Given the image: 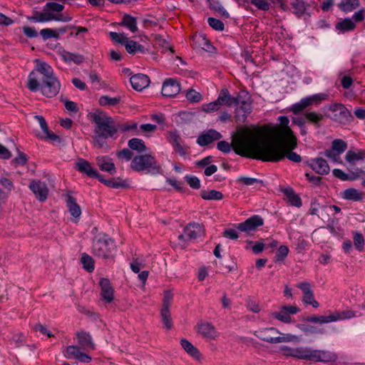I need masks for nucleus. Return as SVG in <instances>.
Masks as SVG:
<instances>
[{
    "label": "nucleus",
    "mask_w": 365,
    "mask_h": 365,
    "mask_svg": "<svg viewBox=\"0 0 365 365\" xmlns=\"http://www.w3.org/2000/svg\"><path fill=\"white\" fill-rule=\"evenodd\" d=\"M297 138L284 141H275L264 130L249 132L235 141V153L242 157L259 159L265 162H278L287 158L300 163L301 156L293 152L297 148Z\"/></svg>",
    "instance_id": "nucleus-1"
},
{
    "label": "nucleus",
    "mask_w": 365,
    "mask_h": 365,
    "mask_svg": "<svg viewBox=\"0 0 365 365\" xmlns=\"http://www.w3.org/2000/svg\"><path fill=\"white\" fill-rule=\"evenodd\" d=\"M36 63L35 68L28 77V88L32 92L40 90L42 95L47 98L56 96L60 91L61 83L52 67L38 59Z\"/></svg>",
    "instance_id": "nucleus-2"
},
{
    "label": "nucleus",
    "mask_w": 365,
    "mask_h": 365,
    "mask_svg": "<svg viewBox=\"0 0 365 365\" xmlns=\"http://www.w3.org/2000/svg\"><path fill=\"white\" fill-rule=\"evenodd\" d=\"M91 119L95 123V134L104 138L113 137L118 130L112 118L103 112H96L91 113Z\"/></svg>",
    "instance_id": "nucleus-3"
},
{
    "label": "nucleus",
    "mask_w": 365,
    "mask_h": 365,
    "mask_svg": "<svg viewBox=\"0 0 365 365\" xmlns=\"http://www.w3.org/2000/svg\"><path fill=\"white\" fill-rule=\"evenodd\" d=\"M115 246L113 240L105 234H99L93 241V253L104 259L113 257V251Z\"/></svg>",
    "instance_id": "nucleus-4"
},
{
    "label": "nucleus",
    "mask_w": 365,
    "mask_h": 365,
    "mask_svg": "<svg viewBox=\"0 0 365 365\" xmlns=\"http://www.w3.org/2000/svg\"><path fill=\"white\" fill-rule=\"evenodd\" d=\"M130 168L137 172L147 170L152 174L159 173L160 166L158 164L155 158L150 155H137L133 158Z\"/></svg>",
    "instance_id": "nucleus-5"
},
{
    "label": "nucleus",
    "mask_w": 365,
    "mask_h": 365,
    "mask_svg": "<svg viewBox=\"0 0 365 365\" xmlns=\"http://www.w3.org/2000/svg\"><path fill=\"white\" fill-rule=\"evenodd\" d=\"M204 234L205 228L203 225L196 222L189 223L184 228L183 232L178 236V239L180 241L179 245L184 249L190 240L203 236Z\"/></svg>",
    "instance_id": "nucleus-6"
},
{
    "label": "nucleus",
    "mask_w": 365,
    "mask_h": 365,
    "mask_svg": "<svg viewBox=\"0 0 365 365\" xmlns=\"http://www.w3.org/2000/svg\"><path fill=\"white\" fill-rule=\"evenodd\" d=\"M279 120L280 123V127L275 129L274 134L276 138L274 139L275 141H284L290 140L292 138H296L291 128L288 126L289 120L286 116H279Z\"/></svg>",
    "instance_id": "nucleus-7"
},
{
    "label": "nucleus",
    "mask_w": 365,
    "mask_h": 365,
    "mask_svg": "<svg viewBox=\"0 0 365 365\" xmlns=\"http://www.w3.org/2000/svg\"><path fill=\"white\" fill-rule=\"evenodd\" d=\"M329 110L333 113L331 118L339 123H345L351 118V113L343 104H331Z\"/></svg>",
    "instance_id": "nucleus-8"
},
{
    "label": "nucleus",
    "mask_w": 365,
    "mask_h": 365,
    "mask_svg": "<svg viewBox=\"0 0 365 365\" xmlns=\"http://www.w3.org/2000/svg\"><path fill=\"white\" fill-rule=\"evenodd\" d=\"M325 94H316L305 98H303L298 103H295L292 107V110L294 113H297L308 106L314 104H318L326 98Z\"/></svg>",
    "instance_id": "nucleus-9"
},
{
    "label": "nucleus",
    "mask_w": 365,
    "mask_h": 365,
    "mask_svg": "<svg viewBox=\"0 0 365 365\" xmlns=\"http://www.w3.org/2000/svg\"><path fill=\"white\" fill-rule=\"evenodd\" d=\"M299 312V309L294 305H286L280 308L279 312L272 313V316L284 323H290L292 318L291 314H295Z\"/></svg>",
    "instance_id": "nucleus-10"
},
{
    "label": "nucleus",
    "mask_w": 365,
    "mask_h": 365,
    "mask_svg": "<svg viewBox=\"0 0 365 365\" xmlns=\"http://www.w3.org/2000/svg\"><path fill=\"white\" fill-rule=\"evenodd\" d=\"M337 354L330 351L312 349V351L311 361L314 362H335L337 360Z\"/></svg>",
    "instance_id": "nucleus-11"
},
{
    "label": "nucleus",
    "mask_w": 365,
    "mask_h": 365,
    "mask_svg": "<svg viewBox=\"0 0 365 365\" xmlns=\"http://www.w3.org/2000/svg\"><path fill=\"white\" fill-rule=\"evenodd\" d=\"M264 223L263 219L259 215H254L245 222L237 225V228L241 232L250 233L255 231L258 227L262 226Z\"/></svg>",
    "instance_id": "nucleus-12"
},
{
    "label": "nucleus",
    "mask_w": 365,
    "mask_h": 365,
    "mask_svg": "<svg viewBox=\"0 0 365 365\" xmlns=\"http://www.w3.org/2000/svg\"><path fill=\"white\" fill-rule=\"evenodd\" d=\"M196 329L202 337L215 340L219 336L215 327L207 322H200L196 325Z\"/></svg>",
    "instance_id": "nucleus-13"
},
{
    "label": "nucleus",
    "mask_w": 365,
    "mask_h": 365,
    "mask_svg": "<svg viewBox=\"0 0 365 365\" xmlns=\"http://www.w3.org/2000/svg\"><path fill=\"white\" fill-rule=\"evenodd\" d=\"M303 292L302 302L307 304H311L313 307L317 308L319 303L314 298V293L309 282H302L297 285Z\"/></svg>",
    "instance_id": "nucleus-14"
},
{
    "label": "nucleus",
    "mask_w": 365,
    "mask_h": 365,
    "mask_svg": "<svg viewBox=\"0 0 365 365\" xmlns=\"http://www.w3.org/2000/svg\"><path fill=\"white\" fill-rule=\"evenodd\" d=\"M29 187L38 200L43 202L47 199L48 189L44 182L39 180H33Z\"/></svg>",
    "instance_id": "nucleus-15"
},
{
    "label": "nucleus",
    "mask_w": 365,
    "mask_h": 365,
    "mask_svg": "<svg viewBox=\"0 0 365 365\" xmlns=\"http://www.w3.org/2000/svg\"><path fill=\"white\" fill-rule=\"evenodd\" d=\"M180 91V84L173 78L167 79L163 84L162 94L165 97H174Z\"/></svg>",
    "instance_id": "nucleus-16"
},
{
    "label": "nucleus",
    "mask_w": 365,
    "mask_h": 365,
    "mask_svg": "<svg viewBox=\"0 0 365 365\" xmlns=\"http://www.w3.org/2000/svg\"><path fill=\"white\" fill-rule=\"evenodd\" d=\"M222 138V135L215 130L210 129L200 134L197 139V143L200 146L207 145L215 140H218Z\"/></svg>",
    "instance_id": "nucleus-17"
},
{
    "label": "nucleus",
    "mask_w": 365,
    "mask_h": 365,
    "mask_svg": "<svg viewBox=\"0 0 365 365\" xmlns=\"http://www.w3.org/2000/svg\"><path fill=\"white\" fill-rule=\"evenodd\" d=\"M130 81L133 88L138 91L147 88L150 83L148 76L143 73H138L133 76Z\"/></svg>",
    "instance_id": "nucleus-18"
},
{
    "label": "nucleus",
    "mask_w": 365,
    "mask_h": 365,
    "mask_svg": "<svg viewBox=\"0 0 365 365\" xmlns=\"http://www.w3.org/2000/svg\"><path fill=\"white\" fill-rule=\"evenodd\" d=\"M99 284L101 289V296L106 302H111L113 300L114 290L110 281L106 278L101 279Z\"/></svg>",
    "instance_id": "nucleus-19"
},
{
    "label": "nucleus",
    "mask_w": 365,
    "mask_h": 365,
    "mask_svg": "<svg viewBox=\"0 0 365 365\" xmlns=\"http://www.w3.org/2000/svg\"><path fill=\"white\" fill-rule=\"evenodd\" d=\"M76 167L78 171L86 174L89 177L96 178L98 179L101 178V175H100L87 160L83 159L80 160L76 163Z\"/></svg>",
    "instance_id": "nucleus-20"
},
{
    "label": "nucleus",
    "mask_w": 365,
    "mask_h": 365,
    "mask_svg": "<svg viewBox=\"0 0 365 365\" xmlns=\"http://www.w3.org/2000/svg\"><path fill=\"white\" fill-rule=\"evenodd\" d=\"M236 105L238 108H237V113L239 110H242L244 113H250L252 111V104L250 102V98L247 93H240L237 95Z\"/></svg>",
    "instance_id": "nucleus-21"
},
{
    "label": "nucleus",
    "mask_w": 365,
    "mask_h": 365,
    "mask_svg": "<svg viewBox=\"0 0 365 365\" xmlns=\"http://www.w3.org/2000/svg\"><path fill=\"white\" fill-rule=\"evenodd\" d=\"M258 130H262V129L257 128V129H255V130H247L242 134H241L238 136H235L231 144H230L229 143H227L225 140L220 141V142H218V143L217 145V149L225 153H230L231 150V147H232L233 150H235L234 145H235V141L237 139H239L240 138L245 137L249 132H255V131H258Z\"/></svg>",
    "instance_id": "nucleus-22"
},
{
    "label": "nucleus",
    "mask_w": 365,
    "mask_h": 365,
    "mask_svg": "<svg viewBox=\"0 0 365 365\" xmlns=\"http://www.w3.org/2000/svg\"><path fill=\"white\" fill-rule=\"evenodd\" d=\"M192 46L195 49L204 50L208 52H210L213 48L209 40L203 35L193 36Z\"/></svg>",
    "instance_id": "nucleus-23"
},
{
    "label": "nucleus",
    "mask_w": 365,
    "mask_h": 365,
    "mask_svg": "<svg viewBox=\"0 0 365 365\" xmlns=\"http://www.w3.org/2000/svg\"><path fill=\"white\" fill-rule=\"evenodd\" d=\"M310 166L314 170L320 175L328 174L330 170L327 162L321 158L312 160Z\"/></svg>",
    "instance_id": "nucleus-24"
},
{
    "label": "nucleus",
    "mask_w": 365,
    "mask_h": 365,
    "mask_svg": "<svg viewBox=\"0 0 365 365\" xmlns=\"http://www.w3.org/2000/svg\"><path fill=\"white\" fill-rule=\"evenodd\" d=\"M237 97L232 96L228 90L226 88L222 89L220 95L217 98V103H220V106H227L228 107H232L236 105Z\"/></svg>",
    "instance_id": "nucleus-25"
},
{
    "label": "nucleus",
    "mask_w": 365,
    "mask_h": 365,
    "mask_svg": "<svg viewBox=\"0 0 365 365\" xmlns=\"http://www.w3.org/2000/svg\"><path fill=\"white\" fill-rule=\"evenodd\" d=\"M76 336L78 339V344L82 349H95V344L92 341L91 336L88 333L85 331H79L76 334Z\"/></svg>",
    "instance_id": "nucleus-26"
},
{
    "label": "nucleus",
    "mask_w": 365,
    "mask_h": 365,
    "mask_svg": "<svg viewBox=\"0 0 365 365\" xmlns=\"http://www.w3.org/2000/svg\"><path fill=\"white\" fill-rule=\"evenodd\" d=\"M28 20L34 22H46L51 20H55L56 15L48 12V11H43V12L34 11L33 16L27 17Z\"/></svg>",
    "instance_id": "nucleus-27"
},
{
    "label": "nucleus",
    "mask_w": 365,
    "mask_h": 365,
    "mask_svg": "<svg viewBox=\"0 0 365 365\" xmlns=\"http://www.w3.org/2000/svg\"><path fill=\"white\" fill-rule=\"evenodd\" d=\"M96 163L101 170L112 175L116 173L115 165L108 158L99 156L96 158Z\"/></svg>",
    "instance_id": "nucleus-28"
},
{
    "label": "nucleus",
    "mask_w": 365,
    "mask_h": 365,
    "mask_svg": "<svg viewBox=\"0 0 365 365\" xmlns=\"http://www.w3.org/2000/svg\"><path fill=\"white\" fill-rule=\"evenodd\" d=\"M66 205L71 215L74 218H78L81 215V209L76 203V199L70 195H67Z\"/></svg>",
    "instance_id": "nucleus-29"
},
{
    "label": "nucleus",
    "mask_w": 365,
    "mask_h": 365,
    "mask_svg": "<svg viewBox=\"0 0 365 365\" xmlns=\"http://www.w3.org/2000/svg\"><path fill=\"white\" fill-rule=\"evenodd\" d=\"M180 345L183 348V349L189 354L190 356L193 357L195 359H200L201 354L197 348L193 346L188 340L186 339H181Z\"/></svg>",
    "instance_id": "nucleus-30"
},
{
    "label": "nucleus",
    "mask_w": 365,
    "mask_h": 365,
    "mask_svg": "<svg viewBox=\"0 0 365 365\" xmlns=\"http://www.w3.org/2000/svg\"><path fill=\"white\" fill-rule=\"evenodd\" d=\"M98 180L101 182L104 183L106 186L111 188H125L128 187L127 180H123L120 178H113L111 180H105L103 178V176L101 175V178Z\"/></svg>",
    "instance_id": "nucleus-31"
},
{
    "label": "nucleus",
    "mask_w": 365,
    "mask_h": 365,
    "mask_svg": "<svg viewBox=\"0 0 365 365\" xmlns=\"http://www.w3.org/2000/svg\"><path fill=\"white\" fill-rule=\"evenodd\" d=\"M282 192L287 197L288 201L294 206L299 207L302 206V200L299 196L290 187L284 188Z\"/></svg>",
    "instance_id": "nucleus-32"
},
{
    "label": "nucleus",
    "mask_w": 365,
    "mask_h": 365,
    "mask_svg": "<svg viewBox=\"0 0 365 365\" xmlns=\"http://www.w3.org/2000/svg\"><path fill=\"white\" fill-rule=\"evenodd\" d=\"M120 25L125 26L133 33H135L138 31L136 18L129 14L123 15L122 21L120 23Z\"/></svg>",
    "instance_id": "nucleus-33"
},
{
    "label": "nucleus",
    "mask_w": 365,
    "mask_h": 365,
    "mask_svg": "<svg viewBox=\"0 0 365 365\" xmlns=\"http://www.w3.org/2000/svg\"><path fill=\"white\" fill-rule=\"evenodd\" d=\"M312 349L309 347H296L294 349V358L311 361Z\"/></svg>",
    "instance_id": "nucleus-34"
},
{
    "label": "nucleus",
    "mask_w": 365,
    "mask_h": 365,
    "mask_svg": "<svg viewBox=\"0 0 365 365\" xmlns=\"http://www.w3.org/2000/svg\"><path fill=\"white\" fill-rule=\"evenodd\" d=\"M341 196L345 200L354 201H360L363 198L362 193L354 188H349L345 190L342 192Z\"/></svg>",
    "instance_id": "nucleus-35"
},
{
    "label": "nucleus",
    "mask_w": 365,
    "mask_h": 365,
    "mask_svg": "<svg viewBox=\"0 0 365 365\" xmlns=\"http://www.w3.org/2000/svg\"><path fill=\"white\" fill-rule=\"evenodd\" d=\"M154 43L155 46L161 48L163 49L162 52H165L167 51H170L172 53H174V50L170 45V43L160 35H155L154 36Z\"/></svg>",
    "instance_id": "nucleus-36"
},
{
    "label": "nucleus",
    "mask_w": 365,
    "mask_h": 365,
    "mask_svg": "<svg viewBox=\"0 0 365 365\" xmlns=\"http://www.w3.org/2000/svg\"><path fill=\"white\" fill-rule=\"evenodd\" d=\"M200 196L202 199L207 200H220L223 198V195L221 192L212 190L210 191L202 190Z\"/></svg>",
    "instance_id": "nucleus-37"
},
{
    "label": "nucleus",
    "mask_w": 365,
    "mask_h": 365,
    "mask_svg": "<svg viewBox=\"0 0 365 365\" xmlns=\"http://www.w3.org/2000/svg\"><path fill=\"white\" fill-rule=\"evenodd\" d=\"M124 45L126 51L129 53L134 54L138 51L140 53H144L145 51L144 47L142 45L138 43L137 42L133 40H130L129 38H128L127 41Z\"/></svg>",
    "instance_id": "nucleus-38"
},
{
    "label": "nucleus",
    "mask_w": 365,
    "mask_h": 365,
    "mask_svg": "<svg viewBox=\"0 0 365 365\" xmlns=\"http://www.w3.org/2000/svg\"><path fill=\"white\" fill-rule=\"evenodd\" d=\"M128 146L131 150H136L138 153H143L146 150V146L143 140L139 138H132L128 141Z\"/></svg>",
    "instance_id": "nucleus-39"
},
{
    "label": "nucleus",
    "mask_w": 365,
    "mask_h": 365,
    "mask_svg": "<svg viewBox=\"0 0 365 365\" xmlns=\"http://www.w3.org/2000/svg\"><path fill=\"white\" fill-rule=\"evenodd\" d=\"M346 160L349 163H354L355 161L359 160H364L365 159V150H359L357 153L349 150L346 154Z\"/></svg>",
    "instance_id": "nucleus-40"
},
{
    "label": "nucleus",
    "mask_w": 365,
    "mask_h": 365,
    "mask_svg": "<svg viewBox=\"0 0 365 365\" xmlns=\"http://www.w3.org/2000/svg\"><path fill=\"white\" fill-rule=\"evenodd\" d=\"M355 27V24L349 19H345L336 24V29L342 32L351 31L354 29Z\"/></svg>",
    "instance_id": "nucleus-41"
},
{
    "label": "nucleus",
    "mask_w": 365,
    "mask_h": 365,
    "mask_svg": "<svg viewBox=\"0 0 365 365\" xmlns=\"http://www.w3.org/2000/svg\"><path fill=\"white\" fill-rule=\"evenodd\" d=\"M81 262L83 264V268L88 272H91L94 269V260L86 253L82 254Z\"/></svg>",
    "instance_id": "nucleus-42"
},
{
    "label": "nucleus",
    "mask_w": 365,
    "mask_h": 365,
    "mask_svg": "<svg viewBox=\"0 0 365 365\" xmlns=\"http://www.w3.org/2000/svg\"><path fill=\"white\" fill-rule=\"evenodd\" d=\"M359 6V0H342L339 4V8L344 11H351Z\"/></svg>",
    "instance_id": "nucleus-43"
},
{
    "label": "nucleus",
    "mask_w": 365,
    "mask_h": 365,
    "mask_svg": "<svg viewBox=\"0 0 365 365\" xmlns=\"http://www.w3.org/2000/svg\"><path fill=\"white\" fill-rule=\"evenodd\" d=\"M304 115L306 119L313 123L317 128L320 126V121L323 119V115L316 112H307Z\"/></svg>",
    "instance_id": "nucleus-44"
},
{
    "label": "nucleus",
    "mask_w": 365,
    "mask_h": 365,
    "mask_svg": "<svg viewBox=\"0 0 365 365\" xmlns=\"http://www.w3.org/2000/svg\"><path fill=\"white\" fill-rule=\"evenodd\" d=\"M331 148L341 155L346 150L347 143L341 139H336L332 141Z\"/></svg>",
    "instance_id": "nucleus-45"
},
{
    "label": "nucleus",
    "mask_w": 365,
    "mask_h": 365,
    "mask_svg": "<svg viewBox=\"0 0 365 365\" xmlns=\"http://www.w3.org/2000/svg\"><path fill=\"white\" fill-rule=\"evenodd\" d=\"M13 187V184L11 180L7 178H1L0 180V195L3 198L6 192L10 191Z\"/></svg>",
    "instance_id": "nucleus-46"
},
{
    "label": "nucleus",
    "mask_w": 365,
    "mask_h": 365,
    "mask_svg": "<svg viewBox=\"0 0 365 365\" xmlns=\"http://www.w3.org/2000/svg\"><path fill=\"white\" fill-rule=\"evenodd\" d=\"M160 315L163 323L168 329H170L173 326L170 309H161Z\"/></svg>",
    "instance_id": "nucleus-47"
},
{
    "label": "nucleus",
    "mask_w": 365,
    "mask_h": 365,
    "mask_svg": "<svg viewBox=\"0 0 365 365\" xmlns=\"http://www.w3.org/2000/svg\"><path fill=\"white\" fill-rule=\"evenodd\" d=\"M294 9V13L298 16H302L304 14L306 8L304 2L302 0H293L291 3Z\"/></svg>",
    "instance_id": "nucleus-48"
},
{
    "label": "nucleus",
    "mask_w": 365,
    "mask_h": 365,
    "mask_svg": "<svg viewBox=\"0 0 365 365\" xmlns=\"http://www.w3.org/2000/svg\"><path fill=\"white\" fill-rule=\"evenodd\" d=\"M120 101V97L111 98L108 96H101L99 98V103L101 106H115L118 104Z\"/></svg>",
    "instance_id": "nucleus-49"
},
{
    "label": "nucleus",
    "mask_w": 365,
    "mask_h": 365,
    "mask_svg": "<svg viewBox=\"0 0 365 365\" xmlns=\"http://www.w3.org/2000/svg\"><path fill=\"white\" fill-rule=\"evenodd\" d=\"M40 34L43 40H47L51 38H58L59 34L56 30L51 29H43L40 31Z\"/></svg>",
    "instance_id": "nucleus-50"
},
{
    "label": "nucleus",
    "mask_w": 365,
    "mask_h": 365,
    "mask_svg": "<svg viewBox=\"0 0 365 365\" xmlns=\"http://www.w3.org/2000/svg\"><path fill=\"white\" fill-rule=\"evenodd\" d=\"M295 338H296V336L294 335H288L287 336L274 337V339H267L264 337H263L262 339H263L264 341H267V342L272 343V344H277V343L290 341H292Z\"/></svg>",
    "instance_id": "nucleus-51"
},
{
    "label": "nucleus",
    "mask_w": 365,
    "mask_h": 365,
    "mask_svg": "<svg viewBox=\"0 0 365 365\" xmlns=\"http://www.w3.org/2000/svg\"><path fill=\"white\" fill-rule=\"evenodd\" d=\"M186 98L190 102L198 103L202 100V95L199 92L190 89L187 91Z\"/></svg>",
    "instance_id": "nucleus-52"
},
{
    "label": "nucleus",
    "mask_w": 365,
    "mask_h": 365,
    "mask_svg": "<svg viewBox=\"0 0 365 365\" xmlns=\"http://www.w3.org/2000/svg\"><path fill=\"white\" fill-rule=\"evenodd\" d=\"M173 299V294L170 290L164 292L162 309H170Z\"/></svg>",
    "instance_id": "nucleus-53"
},
{
    "label": "nucleus",
    "mask_w": 365,
    "mask_h": 365,
    "mask_svg": "<svg viewBox=\"0 0 365 365\" xmlns=\"http://www.w3.org/2000/svg\"><path fill=\"white\" fill-rule=\"evenodd\" d=\"M116 155L120 160H125L126 161H129L133 158V153L130 149L124 148L122 150L117 152Z\"/></svg>",
    "instance_id": "nucleus-54"
},
{
    "label": "nucleus",
    "mask_w": 365,
    "mask_h": 365,
    "mask_svg": "<svg viewBox=\"0 0 365 365\" xmlns=\"http://www.w3.org/2000/svg\"><path fill=\"white\" fill-rule=\"evenodd\" d=\"M64 9V6L56 2H48L43 7V11H53L56 12H61Z\"/></svg>",
    "instance_id": "nucleus-55"
},
{
    "label": "nucleus",
    "mask_w": 365,
    "mask_h": 365,
    "mask_svg": "<svg viewBox=\"0 0 365 365\" xmlns=\"http://www.w3.org/2000/svg\"><path fill=\"white\" fill-rule=\"evenodd\" d=\"M63 56L66 61H73L76 63H80L83 60V56L69 52H66Z\"/></svg>",
    "instance_id": "nucleus-56"
},
{
    "label": "nucleus",
    "mask_w": 365,
    "mask_h": 365,
    "mask_svg": "<svg viewBox=\"0 0 365 365\" xmlns=\"http://www.w3.org/2000/svg\"><path fill=\"white\" fill-rule=\"evenodd\" d=\"M110 37L113 41L121 44H125L128 38L124 34L113 31L110 32Z\"/></svg>",
    "instance_id": "nucleus-57"
},
{
    "label": "nucleus",
    "mask_w": 365,
    "mask_h": 365,
    "mask_svg": "<svg viewBox=\"0 0 365 365\" xmlns=\"http://www.w3.org/2000/svg\"><path fill=\"white\" fill-rule=\"evenodd\" d=\"M354 245L355 247L359 251L364 249V239L361 234L356 233L354 236Z\"/></svg>",
    "instance_id": "nucleus-58"
},
{
    "label": "nucleus",
    "mask_w": 365,
    "mask_h": 365,
    "mask_svg": "<svg viewBox=\"0 0 365 365\" xmlns=\"http://www.w3.org/2000/svg\"><path fill=\"white\" fill-rule=\"evenodd\" d=\"M80 353L79 347L76 346H69L66 348V354L65 356L68 359L73 357L77 359Z\"/></svg>",
    "instance_id": "nucleus-59"
},
{
    "label": "nucleus",
    "mask_w": 365,
    "mask_h": 365,
    "mask_svg": "<svg viewBox=\"0 0 365 365\" xmlns=\"http://www.w3.org/2000/svg\"><path fill=\"white\" fill-rule=\"evenodd\" d=\"M260 182L257 178L241 176L237 179V182L246 186L254 185L255 183Z\"/></svg>",
    "instance_id": "nucleus-60"
},
{
    "label": "nucleus",
    "mask_w": 365,
    "mask_h": 365,
    "mask_svg": "<svg viewBox=\"0 0 365 365\" xmlns=\"http://www.w3.org/2000/svg\"><path fill=\"white\" fill-rule=\"evenodd\" d=\"M289 253V249L285 245H281L276 253V261H283Z\"/></svg>",
    "instance_id": "nucleus-61"
},
{
    "label": "nucleus",
    "mask_w": 365,
    "mask_h": 365,
    "mask_svg": "<svg viewBox=\"0 0 365 365\" xmlns=\"http://www.w3.org/2000/svg\"><path fill=\"white\" fill-rule=\"evenodd\" d=\"M207 21L209 25L217 31H222L224 29V24L219 19L210 17Z\"/></svg>",
    "instance_id": "nucleus-62"
},
{
    "label": "nucleus",
    "mask_w": 365,
    "mask_h": 365,
    "mask_svg": "<svg viewBox=\"0 0 365 365\" xmlns=\"http://www.w3.org/2000/svg\"><path fill=\"white\" fill-rule=\"evenodd\" d=\"M185 179L192 188L199 189L200 187V181L197 177L187 175Z\"/></svg>",
    "instance_id": "nucleus-63"
},
{
    "label": "nucleus",
    "mask_w": 365,
    "mask_h": 365,
    "mask_svg": "<svg viewBox=\"0 0 365 365\" xmlns=\"http://www.w3.org/2000/svg\"><path fill=\"white\" fill-rule=\"evenodd\" d=\"M251 3L262 11H267L269 9V4L265 0H251Z\"/></svg>",
    "instance_id": "nucleus-64"
}]
</instances>
